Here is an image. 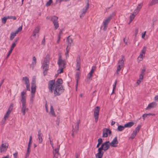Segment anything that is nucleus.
Returning a JSON list of instances; mask_svg holds the SVG:
<instances>
[{
    "label": "nucleus",
    "instance_id": "obj_20",
    "mask_svg": "<svg viewBox=\"0 0 158 158\" xmlns=\"http://www.w3.org/2000/svg\"><path fill=\"white\" fill-rule=\"evenodd\" d=\"M134 124V123L132 122H129L124 125V127L130 128L132 127Z\"/></svg>",
    "mask_w": 158,
    "mask_h": 158
},
{
    "label": "nucleus",
    "instance_id": "obj_36",
    "mask_svg": "<svg viewBox=\"0 0 158 158\" xmlns=\"http://www.w3.org/2000/svg\"><path fill=\"white\" fill-rule=\"evenodd\" d=\"M64 68V67H62V68H60V69H59L57 71V74H58L63 73Z\"/></svg>",
    "mask_w": 158,
    "mask_h": 158
},
{
    "label": "nucleus",
    "instance_id": "obj_50",
    "mask_svg": "<svg viewBox=\"0 0 158 158\" xmlns=\"http://www.w3.org/2000/svg\"><path fill=\"white\" fill-rule=\"evenodd\" d=\"M22 26L20 27L18 29V30L16 31H15L18 34V33L21 31L22 30Z\"/></svg>",
    "mask_w": 158,
    "mask_h": 158
},
{
    "label": "nucleus",
    "instance_id": "obj_44",
    "mask_svg": "<svg viewBox=\"0 0 158 158\" xmlns=\"http://www.w3.org/2000/svg\"><path fill=\"white\" fill-rule=\"evenodd\" d=\"M142 3H140V4H139L135 9L137 10H138L139 11L140 10V9L142 7Z\"/></svg>",
    "mask_w": 158,
    "mask_h": 158
},
{
    "label": "nucleus",
    "instance_id": "obj_11",
    "mask_svg": "<svg viewBox=\"0 0 158 158\" xmlns=\"http://www.w3.org/2000/svg\"><path fill=\"white\" fill-rule=\"evenodd\" d=\"M38 138L39 140V143H41L43 141L42 136L43 135L41 132L40 130L38 131V134L37 135Z\"/></svg>",
    "mask_w": 158,
    "mask_h": 158
},
{
    "label": "nucleus",
    "instance_id": "obj_41",
    "mask_svg": "<svg viewBox=\"0 0 158 158\" xmlns=\"http://www.w3.org/2000/svg\"><path fill=\"white\" fill-rule=\"evenodd\" d=\"M7 20V18L6 17H4L3 18H2V23L5 24L6 23Z\"/></svg>",
    "mask_w": 158,
    "mask_h": 158
},
{
    "label": "nucleus",
    "instance_id": "obj_31",
    "mask_svg": "<svg viewBox=\"0 0 158 158\" xmlns=\"http://www.w3.org/2000/svg\"><path fill=\"white\" fill-rule=\"evenodd\" d=\"M80 73L78 72H77L76 74V77L77 78L76 81H77V85L78 82V80L79 79V76H80Z\"/></svg>",
    "mask_w": 158,
    "mask_h": 158
},
{
    "label": "nucleus",
    "instance_id": "obj_62",
    "mask_svg": "<svg viewBox=\"0 0 158 158\" xmlns=\"http://www.w3.org/2000/svg\"><path fill=\"white\" fill-rule=\"evenodd\" d=\"M102 142V140L101 138H99L98 139V143L101 144Z\"/></svg>",
    "mask_w": 158,
    "mask_h": 158
},
{
    "label": "nucleus",
    "instance_id": "obj_15",
    "mask_svg": "<svg viewBox=\"0 0 158 158\" xmlns=\"http://www.w3.org/2000/svg\"><path fill=\"white\" fill-rule=\"evenodd\" d=\"M95 69L96 67L95 66H94L92 67L91 70L88 75L87 77L89 79H90V78L92 76L95 70Z\"/></svg>",
    "mask_w": 158,
    "mask_h": 158
},
{
    "label": "nucleus",
    "instance_id": "obj_13",
    "mask_svg": "<svg viewBox=\"0 0 158 158\" xmlns=\"http://www.w3.org/2000/svg\"><path fill=\"white\" fill-rule=\"evenodd\" d=\"M102 144H103V147L104 151H106L110 147V144L109 141H106L105 142L102 143Z\"/></svg>",
    "mask_w": 158,
    "mask_h": 158
},
{
    "label": "nucleus",
    "instance_id": "obj_14",
    "mask_svg": "<svg viewBox=\"0 0 158 158\" xmlns=\"http://www.w3.org/2000/svg\"><path fill=\"white\" fill-rule=\"evenodd\" d=\"M63 82V80L61 78L58 79L56 82H55L54 85V86L59 85V86H62L61 85L62 84Z\"/></svg>",
    "mask_w": 158,
    "mask_h": 158
},
{
    "label": "nucleus",
    "instance_id": "obj_6",
    "mask_svg": "<svg viewBox=\"0 0 158 158\" xmlns=\"http://www.w3.org/2000/svg\"><path fill=\"white\" fill-rule=\"evenodd\" d=\"M22 105L21 107V111L22 114L24 115L25 114L26 112L28 110V108L27 107L26 101H21Z\"/></svg>",
    "mask_w": 158,
    "mask_h": 158
},
{
    "label": "nucleus",
    "instance_id": "obj_51",
    "mask_svg": "<svg viewBox=\"0 0 158 158\" xmlns=\"http://www.w3.org/2000/svg\"><path fill=\"white\" fill-rule=\"evenodd\" d=\"M26 88L27 89L30 91V84L29 83H27V84H26Z\"/></svg>",
    "mask_w": 158,
    "mask_h": 158
},
{
    "label": "nucleus",
    "instance_id": "obj_39",
    "mask_svg": "<svg viewBox=\"0 0 158 158\" xmlns=\"http://www.w3.org/2000/svg\"><path fill=\"white\" fill-rule=\"evenodd\" d=\"M158 3V0H152L150 3V5L152 6Z\"/></svg>",
    "mask_w": 158,
    "mask_h": 158
},
{
    "label": "nucleus",
    "instance_id": "obj_22",
    "mask_svg": "<svg viewBox=\"0 0 158 158\" xmlns=\"http://www.w3.org/2000/svg\"><path fill=\"white\" fill-rule=\"evenodd\" d=\"M60 148V145H58L56 148L53 150V154H56L59 155V150Z\"/></svg>",
    "mask_w": 158,
    "mask_h": 158
},
{
    "label": "nucleus",
    "instance_id": "obj_46",
    "mask_svg": "<svg viewBox=\"0 0 158 158\" xmlns=\"http://www.w3.org/2000/svg\"><path fill=\"white\" fill-rule=\"evenodd\" d=\"M34 97H35V94H31V97L30 99V101L32 102H33L34 101L33 98H34Z\"/></svg>",
    "mask_w": 158,
    "mask_h": 158
},
{
    "label": "nucleus",
    "instance_id": "obj_5",
    "mask_svg": "<svg viewBox=\"0 0 158 158\" xmlns=\"http://www.w3.org/2000/svg\"><path fill=\"white\" fill-rule=\"evenodd\" d=\"M124 61V56H122L121 58L119 59L118 62V65L117 67V72L118 73V72L121 69V68L123 67Z\"/></svg>",
    "mask_w": 158,
    "mask_h": 158
},
{
    "label": "nucleus",
    "instance_id": "obj_45",
    "mask_svg": "<svg viewBox=\"0 0 158 158\" xmlns=\"http://www.w3.org/2000/svg\"><path fill=\"white\" fill-rule=\"evenodd\" d=\"M52 2V0H49L48 2L46 4V6H50Z\"/></svg>",
    "mask_w": 158,
    "mask_h": 158
},
{
    "label": "nucleus",
    "instance_id": "obj_19",
    "mask_svg": "<svg viewBox=\"0 0 158 158\" xmlns=\"http://www.w3.org/2000/svg\"><path fill=\"white\" fill-rule=\"evenodd\" d=\"M26 94L25 92L23 91L21 92V98L20 100V101H26V96L24 95Z\"/></svg>",
    "mask_w": 158,
    "mask_h": 158
},
{
    "label": "nucleus",
    "instance_id": "obj_17",
    "mask_svg": "<svg viewBox=\"0 0 158 158\" xmlns=\"http://www.w3.org/2000/svg\"><path fill=\"white\" fill-rule=\"evenodd\" d=\"M89 2H87V3L85 7L83 8L82 10V15H84L86 13L87 10L89 8Z\"/></svg>",
    "mask_w": 158,
    "mask_h": 158
},
{
    "label": "nucleus",
    "instance_id": "obj_59",
    "mask_svg": "<svg viewBox=\"0 0 158 158\" xmlns=\"http://www.w3.org/2000/svg\"><path fill=\"white\" fill-rule=\"evenodd\" d=\"M105 130H106V131H107V133H108L109 134H110L111 133V131L109 130L108 129L106 128H105Z\"/></svg>",
    "mask_w": 158,
    "mask_h": 158
},
{
    "label": "nucleus",
    "instance_id": "obj_4",
    "mask_svg": "<svg viewBox=\"0 0 158 158\" xmlns=\"http://www.w3.org/2000/svg\"><path fill=\"white\" fill-rule=\"evenodd\" d=\"M100 108L99 106H96L94 109V116L95 122L97 123L99 118V113Z\"/></svg>",
    "mask_w": 158,
    "mask_h": 158
},
{
    "label": "nucleus",
    "instance_id": "obj_23",
    "mask_svg": "<svg viewBox=\"0 0 158 158\" xmlns=\"http://www.w3.org/2000/svg\"><path fill=\"white\" fill-rule=\"evenodd\" d=\"M98 153L95 155L96 157L98 156H102L103 154V152L101 150H99V149H98Z\"/></svg>",
    "mask_w": 158,
    "mask_h": 158
},
{
    "label": "nucleus",
    "instance_id": "obj_33",
    "mask_svg": "<svg viewBox=\"0 0 158 158\" xmlns=\"http://www.w3.org/2000/svg\"><path fill=\"white\" fill-rule=\"evenodd\" d=\"M23 80L25 81V84H27V83H29V80L28 78L27 77H23Z\"/></svg>",
    "mask_w": 158,
    "mask_h": 158
},
{
    "label": "nucleus",
    "instance_id": "obj_34",
    "mask_svg": "<svg viewBox=\"0 0 158 158\" xmlns=\"http://www.w3.org/2000/svg\"><path fill=\"white\" fill-rule=\"evenodd\" d=\"M135 16V15H134L133 14H132V15L130 16V20L129 21V24L134 19Z\"/></svg>",
    "mask_w": 158,
    "mask_h": 158
},
{
    "label": "nucleus",
    "instance_id": "obj_57",
    "mask_svg": "<svg viewBox=\"0 0 158 158\" xmlns=\"http://www.w3.org/2000/svg\"><path fill=\"white\" fill-rule=\"evenodd\" d=\"M98 149H99V150H101V151H102L103 150H104V147H103V144H102L101 146Z\"/></svg>",
    "mask_w": 158,
    "mask_h": 158
},
{
    "label": "nucleus",
    "instance_id": "obj_21",
    "mask_svg": "<svg viewBox=\"0 0 158 158\" xmlns=\"http://www.w3.org/2000/svg\"><path fill=\"white\" fill-rule=\"evenodd\" d=\"M42 67L43 69L44 70H48L49 69V64L46 63L42 64Z\"/></svg>",
    "mask_w": 158,
    "mask_h": 158
},
{
    "label": "nucleus",
    "instance_id": "obj_29",
    "mask_svg": "<svg viewBox=\"0 0 158 158\" xmlns=\"http://www.w3.org/2000/svg\"><path fill=\"white\" fill-rule=\"evenodd\" d=\"M108 135L107 133V131H106V130H105V128L103 129V135L102 136L103 137H107Z\"/></svg>",
    "mask_w": 158,
    "mask_h": 158
},
{
    "label": "nucleus",
    "instance_id": "obj_38",
    "mask_svg": "<svg viewBox=\"0 0 158 158\" xmlns=\"http://www.w3.org/2000/svg\"><path fill=\"white\" fill-rule=\"evenodd\" d=\"M136 134L135 132H133L131 134V136L130 137V138L131 139H134L136 135Z\"/></svg>",
    "mask_w": 158,
    "mask_h": 158
},
{
    "label": "nucleus",
    "instance_id": "obj_52",
    "mask_svg": "<svg viewBox=\"0 0 158 158\" xmlns=\"http://www.w3.org/2000/svg\"><path fill=\"white\" fill-rule=\"evenodd\" d=\"M142 117H143V120H144L145 118H148L149 116L147 114H145L143 115Z\"/></svg>",
    "mask_w": 158,
    "mask_h": 158
},
{
    "label": "nucleus",
    "instance_id": "obj_61",
    "mask_svg": "<svg viewBox=\"0 0 158 158\" xmlns=\"http://www.w3.org/2000/svg\"><path fill=\"white\" fill-rule=\"evenodd\" d=\"M8 18L9 19H12L14 20H16V18L15 16H8Z\"/></svg>",
    "mask_w": 158,
    "mask_h": 158
},
{
    "label": "nucleus",
    "instance_id": "obj_27",
    "mask_svg": "<svg viewBox=\"0 0 158 158\" xmlns=\"http://www.w3.org/2000/svg\"><path fill=\"white\" fill-rule=\"evenodd\" d=\"M125 128V127H124V126L119 125L118 126L117 130L119 131H121L124 130Z\"/></svg>",
    "mask_w": 158,
    "mask_h": 158
},
{
    "label": "nucleus",
    "instance_id": "obj_54",
    "mask_svg": "<svg viewBox=\"0 0 158 158\" xmlns=\"http://www.w3.org/2000/svg\"><path fill=\"white\" fill-rule=\"evenodd\" d=\"M72 127H73V130H72V136L74 138L75 136L74 134V132H75V130L73 128V126H72Z\"/></svg>",
    "mask_w": 158,
    "mask_h": 158
},
{
    "label": "nucleus",
    "instance_id": "obj_40",
    "mask_svg": "<svg viewBox=\"0 0 158 158\" xmlns=\"http://www.w3.org/2000/svg\"><path fill=\"white\" fill-rule=\"evenodd\" d=\"M32 136H31L30 137L29 142L28 144V147H31L32 142Z\"/></svg>",
    "mask_w": 158,
    "mask_h": 158
},
{
    "label": "nucleus",
    "instance_id": "obj_8",
    "mask_svg": "<svg viewBox=\"0 0 158 158\" xmlns=\"http://www.w3.org/2000/svg\"><path fill=\"white\" fill-rule=\"evenodd\" d=\"M35 80L33 78L31 83V94H34L36 90Z\"/></svg>",
    "mask_w": 158,
    "mask_h": 158
},
{
    "label": "nucleus",
    "instance_id": "obj_35",
    "mask_svg": "<svg viewBox=\"0 0 158 158\" xmlns=\"http://www.w3.org/2000/svg\"><path fill=\"white\" fill-rule=\"evenodd\" d=\"M117 84V81L116 80L114 83V84L113 85V89L111 94H113L114 93V90L115 89L116 85Z\"/></svg>",
    "mask_w": 158,
    "mask_h": 158
},
{
    "label": "nucleus",
    "instance_id": "obj_63",
    "mask_svg": "<svg viewBox=\"0 0 158 158\" xmlns=\"http://www.w3.org/2000/svg\"><path fill=\"white\" fill-rule=\"evenodd\" d=\"M36 61H33L32 63L31 64V65H33V67H32L33 69L34 68V66L36 64Z\"/></svg>",
    "mask_w": 158,
    "mask_h": 158
},
{
    "label": "nucleus",
    "instance_id": "obj_2",
    "mask_svg": "<svg viewBox=\"0 0 158 158\" xmlns=\"http://www.w3.org/2000/svg\"><path fill=\"white\" fill-rule=\"evenodd\" d=\"M114 15V13H113L110 14L109 16L106 18V19L103 21V30L105 31L106 30L109 22L110 21V20L112 19V17Z\"/></svg>",
    "mask_w": 158,
    "mask_h": 158
},
{
    "label": "nucleus",
    "instance_id": "obj_16",
    "mask_svg": "<svg viewBox=\"0 0 158 158\" xmlns=\"http://www.w3.org/2000/svg\"><path fill=\"white\" fill-rule=\"evenodd\" d=\"M156 105L157 104L155 102H152L148 105V106L146 108V109L147 110L150 109L152 108L156 107Z\"/></svg>",
    "mask_w": 158,
    "mask_h": 158
},
{
    "label": "nucleus",
    "instance_id": "obj_48",
    "mask_svg": "<svg viewBox=\"0 0 158 158\" xmlns=\"http://www.w3.org/2000/svg\"><path fill=\"white\" fill-rule=\"evenodd\" d=\"M13 105L12 104H11L10 105V107H9V108L8 110L7 111H10V113H11L12 110V107H13Z\"/></svg>",
    "mask_w": 158,
    "mask_h": 158
},
{
    "label": "nucleus",
    "instance_id": "obj_12",
    "mask_svg": "<svg viewBox=\"0 0 158 158\" xmlns=\"http://www.w3.org/2000/svg\"><path fill=\"white\" fill-rule=\"evenodd\" d=\"M76 62L77 70H79L80 68V57L79 55H78L77 57Z\"/></svg>",
    "mask_w": 158,
    "mask_h": 158
},
{
    "label": "nucleus",
    "instance_id": "obj_64",
    "mask_svg": "<svg viewBox=\"0 0 158 158\" xmlns=\"http://www.w3.org/2000/svg\"><path fill=\"white\" fill-rule=\"evenodd\" d=\"M143 75L140 74L139 75V79L140 80H143Z\"/></svg>",
    "mask_w": 158,
    "mask_h": 158
},
{
    "label": "nucleus",
    "instance_id": "obj_47",
    "mask_svg": "<svg viewBox=\"0 0 158 158\" xmlns=\"http://www.w3.org/2000/svg\"><path fill=\"white\" fill-rule=\"evenodd\" d=\"M16 44H16V43L14 42L12 44V46H11L10 49H11L12 50H13L14 48L15 47V46Z\"/></svg>",
    "mask_w": 158,
    "mask_h": 158
},
{
    "label": "nucleus",
    "instance_id": "obj_26",
    "mask_svg": "<svg viewBox=\"0 0 158 158\" xmlns=\"http://www.w3.org/2000/svg\"><path fill=\"white\" fill-rule=\"evenodd\" d=\"M30 148L31 147H27V152L25 156V158H27L31 152Z\"/></svg>",
    "mask_w": 158,
    "mask_h": 158
},
{
    "label": "nucleus",
    "instance_id": "obj_55",
    "mask_svg": "<svg viewBox=\"0 0 158 158\" xmlns=\"http://www.w3.org/2000/svg\"><path fill=\"white\" fill-rule=\"evenodd\" d=\"M146 69L145 68L143 69L142 70L140 74L144 75V73L145 72Z\"/></svg>",
    "mask_w": 158,
    "mask_h": 158
},
{
    "label": "nucleus",
    "instance_id": "obj_56",
    "mask_svg": "<svg viewBox=\"0 0 158 158\" xmlns=\"http://www.w3.org/2000/svg\"><path fill=\"white\" fill-rule=\"evenodd\" d=\"M143 54L142 53V54H140V55H139V57H138V58H139V60H141L143 58Z\"/></svg>",
    "mask_w": 158,
    "mask_h": 158
},
{
    "label": "nucleus",
    "instance_id": "obj_3",
    "mask_svg": "<svg viewBox=\"0 0 158 158\" xmlns=\"http://www.w3.org/2000/svg\"><path fill=\"white\" fill-rule=\"evenodd\" d=\"M58 17L55 15H54L51 17V20L53 23L55 27V29H57L59 27V23H58Z\"/></svg>",
    "mask_w": 158,
    "mask_h": 158
},
{
    "label": "nucleus",
    "instance_id": "obj_28",
    "mask_svg": "<svg viewBox=\"0 0 158 158\" xmlns=\"http://www.w3.org/2000/svg\"><path fill=\"white\" fill-rule=\"evenodd\" d=\"M50 113L53 115L55 116V113L53 107L52 106L50 107Z\"/></svg>",
    "mask_w": 158,
    "mask_h": 158
},
{
    "label": "nucleus",
    "instance_id": "obj_7",
    "mask_svg": "<svg viewBox=\"0 0 158 158\" xmlns=\"http://www.w3.org/2000/svg\"><path fill=\"white\" fill-rule=\"evenodd\" d=\"M57 63L59 67L60 68L64 67V68H65V67L66 62L64 60H62L61 59L60 56H59Z\"/></svg>",
    "mask_w": 158,
    "mask_h": 158
},
{
    "label": "nucleus",
    "instance_id": "obj_58",
    "mask_svg": "<svg viewBox=\"0 0 158 158\" xmlns=\"http://www.w3.org/2000/svg\"><path fill=\"white\" fill-rule=\"evenodd\" d=\"M12 50H11V49H10V50L9 51V52H8V54H7V56H6L7 58H8L10 54L11 53Z\"/></svg>",
    "mask_w": 158,
    "mask_h": 158
},
{
    "label": "nucleus",
    "instance_id": "obj_10",
    "mask_svg": "<svg viewBox=\"0 0 158 158\" xmlns=\"http://www.w3.org/2000/svg\"><path fill=\"white\" fill-rule=\"evenodd\" d=\"M8 148V146H6V143H2L0 148V152L2 153L6 151Z\"/></svg>",
    "mask_w": 158,
    "mask_h": 158
},
{
    "label": "nucleus",
    "instance_id": "obj_43",
    "mask_svg": "<svg viewBox=\"0 0 158 158\" xmlns=\"http://www.w3.org/2000/svg\"><path fill=\"white\" fill-rule=\"evenodd\" d=\"M146 50V47L145 46L143 47L142 50H141V53L145 54Z\"/></svg>",
    "mask_w": 158,
    "mask_h": 158
},
{
    "label": "nucleus",
    "instance_id": "obj_42",
    "mask_svg": "<svg viewBox=\"0 0 158 158\" xmlns=\"http://www.w3.org/2000/svg\"><path fill=\"white\" fill-rule=\"evenodd\" d=\"M69 49H70V48H68V46L67 48H66V52L65 54L66 55V57H67V56H69L68 53H69Z\"/></svg>",
    "mask_w": 158,
    "mask_h": 158
},
{
    "label": "nucleus",
    "instance_id": "obj_9",
    "mask_svg": "<svg viewBox=\"0 0 158 158\" xmlns=\"http://www.w3.org/2000/svg\"><path fill=\"white\" fill-rule=\"evenodd\" d=\"M118 142L117 139V137H115L112 141L110 143V144L111 147H115L117 146V145H117L118 144Z\"/></svg>",
    "mask_w": 158,
    "mask_h": 158
},
{
    "label": "nucleus",
    "instance_id": "obj_37",
    "mask_svg": "<svg viewBox=\"0 0 158 158\" xmlns=\"http://www.w3.org/2000/svg\"><path fill=\"white\" fill-rule=\"evenodd\" d=\"M40 30V27L39 26H37L35 28L33 32H34V33H38L39 31Z\"/></svg>",
    "mask_w": 158,
    "mask_h": 158
},
{
    "label": "nucleus",
    "instance_id": "obj_60",
    "mask_svg": "<svg viewBox=\"0 0 158 158\" xmlns=\"http://www.w3.org/2000/svg\"><path fill=\"white\" fill-rule=\"evenodd\" d=\"M18 152H16L13 154V156L14 158H17Z\"/></svg>",
    "mask_w": 158,
    "mask_h": 158
},
{
    "label": "nucleus",
    "instance_id": "obj_49",
    "mask_svg": "<svg viewBox=\"0 0 158 158\" xmlns=\"http://www.w3.org/2000/svg\"><path fill=\"white\" fill-rule=\"evenodd\" d=\"M139 11L138 10L135 9L132 14L136 16L137 14Z\"/></svg>",
    "mask_w": 158,
    "mask_h": 158
},
{
    "label": "nucleus",
    "instance_id": "obj_18",
    "mask_svg": "<svg viewBox=\"0 0 158 158\" xmlns=\"http://www.w3.org/2000/svg\"><path fill=\"white\" fill-rule=\"evenodd\" d=\"M49 60H50V56L49 54H47L45 57L44 58L43 63H46L48 64L49 63Z\"/></svg>",
    "mask_w": 158,
    "mask_h": 158
},
{
    "label": "nucleus",
    "instance_id": "obj_32",
    "mask_svg": "<svg viewBox=\"0 0 158 158\" xmlns=\"http://www.w3.org/2000/svg\"><path fill=\"white\" fill-rule=\"evenodd\" d=\"M10 113V112L9 111H7L4 117V121H6V118H7L8 117Z\"/></svg>",
    "mask_w": 158,
    "mask_h": 158
},
{
    "label": "nucleus",
    "instance_id": "obj_53",
    "mask_svg": "<svg viewBox=\"0 0 158 158\" xmlns=\"http://www.w3.org/2000/svg\"><path fill=\"white\" fill-rule=\"evenodd\" d=\"M80 123V120H78L77 121V131H78L79 130V124Z\"/></svg>",
    "mask_w": 158,
    "mask_h": 158
},
{
    "label": "nucleus",
    "instance_id": "obj_30",
    "mask_svg": "<svg viewBox=\"0 0 158 158\" xmlns=\"http://www.w3.org/2000/svg\"><path fill=\"white\" fill-rule=\"evenodd\" d=\"M141 127V125H139L138 126L135 128V130L133 131V132H135L136 134L139 131Z\"/></svg>",
    "mask_w": 158,
    "mask_h": 158
},
{
    "label": "nucleus",
    "instance_id": "obj_24",
    "mask_svg": "<svg viewBox=\"0 0 158 158\" xmlns=\"http://www.w3.org/2000/svg\"><path fill=\"white\" fill-rule=\"evenodd\" d=\"M67 41L68 44V46H71V44L73 43V40L72 38H70V36H69L67 38Z\"/></svg>",
    "mask_w": 158,
    "mask_h": 158
},
{
    "label": "nucleus",
    "instance_id": "obj_25",
    "mask_svg": "<svg viewBox=\"0 0 158 158\" xmlns=\"http://www.w3.org/2000/svg\"><path fill=\"white\" fill-rule=\"evenodd\" d=\"M17 33L15 31V32H12L10 33V40H12L16 36V34Z\"/></svg>",
    "mask_w": 158,
    "mask_h": 158
},
{
    "label": "nucleus",
    "instance_id": "obj_1",
    "mask_svg": "<svg viewBox=\"0 0 158 158\" xmlns=\"http://www.w3.org/2000/svg\"><path fill=\"white\" fill-rule=\"evenodd\" d=\"M55 80L50 81L48 84V88L50 93H52L54 91V96L60 95L64 91V88L63 86H54Z\"/></svg>",
    "mask_w": 158,
    "mask_h": 158
}]
</instances>
